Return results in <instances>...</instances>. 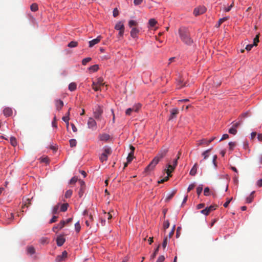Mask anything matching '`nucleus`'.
<instances>
[{
    "label": "nucleus",
    "instance_id": "nucleus-1",
    "mask_svg": "<svg viewBox=\"0 0 262 262\" xmlns=\"http://www.w3.org/2000/svg\"><path fill=\"white\" fill-rule=\"evenodd\" d=\"M168 151V148L163 147L159 151L158 155L152 160L148 166L146 168V170H151L154 169L156 165L158 163L160 159L164 157Z\"/></svg>",
    "mask_w": 262,
    "mask_h": 262
},
{
    "label": "nucleus",
    "instance_id": "nucleus-2",
    "mask_svg": "<svg viewBox=\"0 0 262 262\" xmlns=\"http://www.w3.org/2000/svg\"><path fill=\"white\" fill-rule=\"evenodd\" d=\"M179 34L182 41L187 45H189L193 42L192 40L190 37L189 30L187 28L181 27L179 29Z\"/></svg>",
    "mask_w": 262,
    "mask_h": 262
},
{
    "label": "nucleus",
    "instance_id": "nucleus-3",
    "mask_svg": "<svg viewBox=\"0 0 262 262\" xmlns=\"http://www.w3.org/2000/svg\"><path fill=\"white\" fill-rule=\"evenodd\" d=\"M103 112V109L100 106H96L93 110L94 117L98 121H101L102 119V115Z\"/></svg>",
    "mask_w": 262,
    "mask_h": 262
},
{
    "label": "nucleus",
    "instance_id": "nucleus-4",
    "mask_svg": "<svg viewBox=\"0 0 262 262\" xmlns=\"http://www.w3.org/2000/svg\"><path fill=\"white\" fill-rule=\"evenodd\" d=\"M105 83L103 82V79L102 78H99L97 79L96 81H93L92 84L93 89L95 91L101 90V88L104 85Z\"/></svg>",
    "mask_w": 262,
    "mask_h": 262
},
{
    "label": "nucleus",
    "instance_id": "nucleus-5",
    "mask_svg": "<svg viewBox=\"0 0 262 262\" xmlns=\"http://www.w3.org/2000/svg\"><path fill=\"white\" fill-rule=\"evenodd\" d=\"M141 107L140 103L135 104L132 107L127 108L125 111L126 115H130L133 112H138Z\"/></svg>",
    "mask_w": 262,
    "mask_h": 262
},
{
    "label": "nucleus",
    "instance_id": "nucleus-6",
    "mask_svg": "<svg viewBox=\"0 0 262 262\" xmlns=\"http://www.w3.org/2000/svg\"><path fill=\"white\" fill-rule=\"evenodd\" d=\"M115 29L117 30H119V36L121 37L123 36L124 32V26L122 21L118 22L115 26Z\"/></svg>",
    "mask_w": 262,
    "mask_h": 262
},
{
    "label": "nucleus",
    "instance_id": "nucleus-7",
    "mask_svg": "<svg viewBox=\"0 0 262 262\" xmlns=\"http://www.w3.org/2000/svg\"><path fill=\"white\" fill-rule=\"evenodd\" d=\"M88 127L92 130H96L97 128V123L93 118L90 117L88 121Z\"/></svg>",
    "mask_w": 262,
    "mask_h": 262
},
{
    "label": "nucleus",
    "instance_id": "nucleus-8",
    "mask_svg": "<svg viewBox=\"0 0 262 262\" xmlns=\"http://www.w3.org/2000/svg\"><path fill=\"white\" fill-rule=\"evenodd\" d=\"M206 9L204 6H199L194 9L193 14L195 16L201 15L206 12Z\"/></svg>",
    "mask_w": 262,
    "mask_h": 262
},
{
    "label": "nucleus",
    "instance_id": "nucleus-9",
    "mask_svg": "<svg viewBox=\"0 0 262 262\" xmlns=\"http://www.w3.org/2000/svg\"><path fill=\"white\" fill-rule=\"evenodd\" d=\"M215 137H213L209 140L206 139H202L198 141L197 145L198 146L202 145H209L212 141H213L215 139Z\"/></svg>",
    "mask_w": 262,
    "mask_h": 262
},
{
    "label": "nucleus",
    "instance_id": "nucleus-10",
    "mask_svg": "<svg viewBox=\"0 0 262 262\" xmlns=\"http://www.w3.org/2000/svg\"><path fill=\"white\" fill-rule=\"evenodd\" d=\"M179 110L177 108H173L170 111V114L169 117V120H171L177 117V115L179 114Z\"/></svg>",
    "mask_w": 262,
    "mask_h": 262
},
{
    "label": "nucleus",
    "instance_id": "nucleus-11",
    "mask_svg": "<svg viewBox=\"0 0 262 262\" xmlns=\"http://www.w3.org/2000/svg\"><path fill=\"white\" fill-rule=\"evenodd\" d=\"M66 222L64 221H61L58 224L53 227L52 230L57 232L58 230L62 229L65 225Z\"/></svg>",
    "mask_w": 262,
    "mask_h": 262
},
{
    "label": "nucleus",
    "instance_id": "nucleus-12",
    "mask_svg": "<svg viewBox=\"0 0 262 262\" xmlns=\"http://www.w3.org/2000/svg\"><path fill=\"white\" fill-rule=\"evenodd\" d=\"M101 38H102V37L101 36H99L96 38L90 41L89 42V47L90 48L93 47L94 46V45L98 43L100 41Z\"/></svg>",
    "mask_w": 262,
    "mask_h": 262
},
{
    "label": "nucleus",
    "instance_id": "nucleus-13",
    "mask_svg": "<svg viewBox=\"0 0 262 262\" xmlns=\"http://www.w3.org/2000/svg\"><path fill=\"white\" fill-rule=\"evenodd\" d=\"M164 171H165L167 173V176L165 177L164 178H163V179H161V180L159 181H158L159 183H164V182L167 181L169 179V178L171 176V175L170 174V173L172 171L169 169H165L164 170Z\"/></svg>",
    "mask_w": 262,
    "mask_h": 262
},
{
    "label": "nucleus",
    "instance_id": "nucleus-14",
    "mask_svg": "<svg viewBox=\"0 0 262 262\" xmlns=\"http://www.w3.org/2000/svg\"><path fill=\"white\" fill-rule=\"evenodd\" d=\"M211 150V148L208 149L204 151L202 153V155L203 157V159L200 161V164H203L204 163V160L209 157V152Z\"/></svg>",
    "mask_w": 262,
    "mask_h": 262
},
{
    "label": "nucleus",
    "instance_id": "nucleus-15",
    "mask_svg": "<svg viewBox=\"0 0 262 262\" xmlns=\"http://www.w3.org/2000/svg\"><path fill=\"white\" fill-rule=\"evenodd\" d=\"M12 110L10 107H6L3 111L4 115L6 117L10 116L12 115Z\"/></svg>",
    "mask_w": 262,
    "mask_h": 262
},
{
    "label": "nucleus",
    "instance_id": "nucleus-16",
    "mask_svg": "<svg viewBox=\"0 0 262 262\" xmlns=\"http://www.w3.org/2000/svg\"><path fill=\"white\" fill-rule=\"evenodd\" d=\"M138 33L139 30L137 28L135 27L133 28L130 32L131 36L134 38H137L138 37Z\"/></svg>",
    "mask_w": 262,
    "mask_h": 262
},
{
    "label": "nucleus",
    "instance_id": "nucleus-17",
    "mask_svg": "<svg viewBox=\"0 0 262 262\" xmlns=\"http://www.w3.org/2000/svg\"><path fill=\"white\" fill-rule=\"evenodd\" d=\"M65 238L62 236H59L57 237L56 241H57V245L58 246H61L63 245L64 243L65 242Z\"/></svg>",
    "mask_w": 262,
    "mask_h": 262
},
{
    "label": "nucleus",
    "instance_id": "nucleus-18",
    "mask_svg": "<svg viewBox=\"0 0 262 262\" xmlns=\"http://www.w3.org/2000/svg\"><path fill=\"white\" fill-rule=\"evenodd\" d=\"M178 160L177 158L174 159L173 161V165L170 164H168L167 165V169H169L171 171H172L177 166L178 164Z\"/></svg>",
    "mask_w": 262,
    "mask_h": 262
},
{
    "label": "nucleus",
    "instance_id": "nucleus-19",
    "mask_svg": "<svg viewBox=\"0 0 262 262\" xmlns=\"http://www.w3.org/2000/svg\"><path fill=\"white\" fill-rule=\"evenodd\" d=\"M198 163H195L190 171L189 174L191 176H195L197 172Z\"/></svg>",
    "mask_w": 262,
    "mask_h": 262
},
{
    "label": "nucleus",
    "instance_id": "nucleus-20",
    "mask_svg": "<svg viewBox=\"0 0 262 262\" xmlns=\"http://www.w3.org/2000/svg\"><path fill=\"white\" fill-rule=\"evenodd\" d=\"M55 105L57 110H61V108L63 106V102L61 100H55Z\"/></svg>",
    "mask_w": 262,
    "mask_h": 262
},
{
    "label": "nucleus",
    "instance_id": "nucleus-21",
    "mask_svg": "<svg viewBox=\"0 0 262 262\" xmlns=\"http://www.w3.org/2000/svg\"><path fill=\"white\" fill-rule=\"evenodd\" d=\"M110 135L107 134H103L99 135V138L101 141H106L110 139Z\"/></svg>",
    "mask_w": 262,
    "mask_h": 262
},
{
    "label": "nucleus",
    "instance_id": "nucleus-22",
    "mask_svg": "<svg viewBox=\"0 0 262 262\" xmlns=\"http://www.w3.org/2000/svg\"><path fill=\"white\" fill-rule=\"evenodd\" d=\"M67 255H68V253L66 251H64L62 253V255H59L57 257V261H61L64 258H65L66 257H67Z\"/></svg>",
    "mask_w": 262,
    "mask_h": 262
},
{
    "label": "nucleus",
    "instance_id": "nucleus-23",
    "mask_svg": "<svg viewBox=\"0 0 262 262\" xmlns=\"http://www.w3.org/2000/svg\"><path fill=\"white\" fill-rule=\"evenodd\" d=\"M27 253L30 255H32L35 253V249L33 246H29L27 248Z\"/></svg>",
    "mask_w": 262,
    "mask_h": 262
},
{
    "label": "nucleus",
    "instance_id": "nucleus-24",
    "mask_svg": "<svg viewBox=\"0 0 262 262\" xmlns=\"http://www.w3.org/2000/svg\"><path fill=\"white\" fill-rule=\"evenodd\" d=\"M77 84L75 82H71L69 85V90L70 91H74L76 89Z\"/></svg>",
    "mask_w": 262,
    "mask_h": 262
},
{
    "label": "nucleus",
    "instance_id": "nucleus-25",
    "mask_svg": "<svg viewBox=\"0 0 262 262\" xmlns=\"http://www.w3.org/2000/svg\"><path fill=\"white\" fill-rule=\"evenodd\" d=\"M14 219V215L13 213H10V215L8 214V216L7 217V219L6 221V224H9L11 223L12 221Z\"/></svg>",
    "mask_w": 262,
    "mask_h": 262
},
{
    "label": "nucleus",
    "instance_id": "nucleus-26",
    "mask_svg": "<svg viewBox=\"0 0 262 262\" xmlns=\"http://www.w3.org/2000/svg\"><path fill=\"white\" fill-rule=\"evenodd\" d=\"M78 42L75 41H72L70 43H68V47L72 48H75L77 46Z\"/></svg>",
    "mask_w": 262,
    "mask_h": 262
},
{
    "label": "nucleus",
    "instance_id": "nucleus-27",
    "mask_svg": "<svg viewBox=\"0 0 262 262\" xmlns=\"http://www.w3.org/2000/svg\"><path fill=\"white\" fill-rule=\"evenodd\" d=\"M176 190H174L171 193H170L167 196V198H166L165 199V201L166 202H168L172 198L173 196L174 195V194H176Z\"/></svg>",
    "mask_w": 262,
    "mask_h": 262
},
{
    "label": "nucleus",
    "instance_id": "nucleus-28",
    "mask_svg": "<svg viewBox=\"0 0 262 262\" xmlns=\"http://www.w3.org/2000/svg\"><path fill=\"white\" fill-rule=\"evenodd\" d=\"M99 69L98 64H94L93 66H91L89 68V70L91 72H96Z\"/></svg>",
    "mask_w": 262,
    "mask_h": 262
},
{
    "label": "nucleus",
    "instance_id": "nucleus-29",
    "mask_svg": "<svg viewBox=\"0 0 262 262\" xmlns=\"http://www.w3.org/2000/svg\"><path fill=\"white\" fill-rule=\"evenodd\" d=\"M111 153H112L111 149L109 147H106L104 149V152L103 154L105 155L107 157H108V156L110 155L111 154Z\"/></svg>",
    "mask_w": 262,
    "mask_h": 262
},
{
    "label": "nucleus",
    "instance_id": "nucleus-30",
    "mask_svg": "<svg viewBox=\"0 0 262 262\" xmlns=\"http://www.w3.org/2000/svg\"><path fill=\"white\" fill-rule=\"evenodd\" d=\"M30 9L32 11L35 12L38 9V5L36 3H33L31 5Z\"/></svg>",
    "mask_w": 262,
    "mask_h": 262
},
{
    "label": "nucleus",
    "instance_id": "nucleus-31",
    "mask_svg": "<svg viewBox=\"0 0 262 262\" xmlns=\"http://www.w3.org/2000/svg\"><path fill=\"white\" fill-rule=\"evenodd\" d=\"M68 206L69 205L68 203H64L62 204L60 207V211L62 212H65L66 211H67Z\"/></svg>",
    "mask_w": 262,
    "mask_h": 262
},
{
    "label": "nucleus",
    "instance_id": "nucleus-32",
    "mask_svg": "<svg viewBox=\"0 0 262 262\" xmlns=\"http://www.w3.org/2000/svg\"><path fill=\"white\" fill-rule=\"evenodd\" d=\"M157 23V21L156 20V19H155L154 18L150 19L148 21L149 25L151 27H154L156 25Z\"/></svg>",
    "mask_w": 262,
    "mask_h": 262
},
{
    "label": "nucleus",
    "instance_id": "nucleus-33",
    "mask_svg": "<svg viewBox=\"0 0 262 262\" xmlns=\"http://www.w3.org/2000/svg\"><path fill=\"white\" fill-rule=\"evenodd\" d=\"M160 245H159L157 248L155 249L154 253L150 256V259H153L156 256L159 249Z\"/></svg>",
    "mask_w": 262,
    "mask_h": 262
},
{
    "label": "nucleus",
    "instance_id": "nucleus-34",
    "mask_svg": "<svg viewBox=\"0 0 262 262\" xmlns=\"http://www.w3.org/2000/svg\"><path fill=\"white\" fill-rule=\"evenodd\" d=\"M70 145L71 147H74L76 146L77 141L75 139H72L69 141Z\"/></svg>",
    "mask_w": 262,
    "mask_h": 262
},
{
    "label": "nucleus",
    "instance_id": "nucleus-35",
    "mask_svg": "<svg viewBox=\"0 0 262 262\" xmlns=\"http://www.w3.org/2000/svg\"><path fill=\"white\" fill-rule=\"evenodd\" d=\"M228 16L224 17L223 18H220L218 21V27H219L223 22L226 21L229 19Z\"/></svg>",
    "mask_w": 262,
    "mask_h": 262
},
{
    "label": "nucleus",
    "instance_id": "nucleus-36",
    "mask_svg": "<svg viewBox=\"0 0 262 262\" xmlns=\"http://www.w3.org/2000/svg\"><path fill=\"white\" fill-rule=\"evenodd\" d=\"M134 158V153L133 152H130L128 154V157L127 158V162H130Z\"/></svg>",
    "mask_w": 262,
    "mask_h": 262
},
{
    "label": "nucleus",
    "instance_id": "nucleus-37",
    "mask_svg": "<svg viewBox=\"0 0 262 262\" xmlns=\"http://www.w3.org/2000/svg\"><path fill=\"white\" fill-rule=\"evenodd\" d=\"M10 143L13 146H15L17 145L16 139L15 137H11L10 138Z\"/></svg>",
    "mask_w": 262,
    "mask_h": 262
},
{
    "label": "nucleus",
    "instance_id": "nucleus-38",
    "mask_svg": "<svg viewBox=\"0 0 262 262\" xmlns=\"http://www.w3.org/2000/svg\"><path fill=\"white\" fill-rule=\"evenodd\" d=\"M137 24V22L134 20H130L128 22V25L130 28L132 27L133 26H136Z\"/></svg>",
    "mask_w": 262,
    "mask_h": 262
},
{
    "label": "nucleus",
    "instance_id": "nucleus-39",
    "mask_svg": "<svg viewBox=\"0 0 262 262\" xmlns=\"http://www.w3.org/2000/svg\"><path fill=\"white\" fill-rule=\"evenodd\" d=\"M72 190H67L66 193H65V198H69L71 196L72 194Z\"/></svg>",
    "mask_w": 262,
    "mask_h": 262
},
{
    "label": "nucleus",
    "instance_id": "nucleus-40",
    "mask_svg": "<svg viewBox=\"0 0 262 262\" xmlns=\"http://www.w3.org/2000/svg\"><path fill=\"white\" fill-rule=\"evenodd\" d=\"M75 229L77 232H79L81 229V226L79 224V222H78L75 224Z\"/></svg>",
    "mask_w": 262,
    "mask_h": 262
},
{
    "label": "nucleus",
    "instance_id": "nucleus-41",
    "mask_svg": "<svg viewBox=\"0 0 262 262\" xmlns=\"http://www.w3.org/2000/svg\"><path fill=\"white\" fill-rule=\"evenodd\" d=\"M254 193V191H253V192L251 193L250 195L249 196H248V197H247V199H246V202H247V203H251V202H252V199H253V196H252V195L253 194V193Z\"/></svg>",
    "mask_w": 262,
    "mask_h": 262
},
{
    "label": "nucleus",
    "instance_id": "nucleus-42",
    "mask_svg": "<svg viewBox=\"0 0 262 262\" xmlns=\"http://www.w3.org/2000/svg\"><path fill=\"white\" fill-rule=\"evenodd\" d=\"M259 34L256 35L255 37L253 39V45L257 46V43L259 42Z\"/></svg>",
    "mask_w": 262,
    "mask_h": 262
},
{
    "label": "nucleus",
    "instance_id": "nucleus-43",
    "mask_svg": "<svg viewBox=\"0 0 262 262\" xmlns=\"http://www.w3.org/2000/svg\"><path fill=\"white\" fill-rule=\"evenodd\" d=\"M169 222L168 220L165 221L163 223V228L164 230L168 228L169 227Z\"/></svg>",
    "mask_w": 262,
    "mask_h": 262
},
{
    "label": "nucleus",
    "instance_id": "nucleus-44",
    "mask_svg": "<svg viewBox=\"0 0 262 262\" xmlns=\"http://www.w3.org/2000/svg\"><path fill=\"white\" fill-rule=\"evenodd\" d=\"M217 158V157L216 155H214L213 157L212 163H213V164L214 165V168H216L217 167V162H216Z\"/></svg>",
    "mask_w": 262,
    "mask_h": 262
},
{
    "label": "nucleus",
    "instance_id": "nucleus-45",
    "mask_svg": "<svg viewBox=\"0 0 262 262\" xmlns=\"http://www.w3.org/2000/svg\"><path fill=\"white\" fill-rule=\"evenodd\" d=\"M107 159V157L103 154H102L100 157V160H101V161L102 162H103L104 161H106Z\"/></svg>",
    "mask_w": 262,
    "mask_h": 262
},
{
    "label": "nucleus",
    "instance_id": "nucleus-46",
    "mask_svg": "<svg viewBox=\"0 0 262 262\" xmlns=\"http://www.w3.org/2000/svg\"><path fill=\"white\" fill-rule=\"evenodd\" d=\"M203 190V185H199L196 188V193L198 195H200Z\"/></svg>",
    "mask_w": 262,
    "mask_h": 262
},
{
    "label": "nucleus",
    "instance_id": "nucleus-47",
    "mask_svg": "<svg viewBox=\"0 0 262 262\" xmlns=\"http://www.w3.org/2000/svg\"><path fill=\"white\" fill-rule=\"evenodd\" d=\"M229 133L232 135H235L237 133V130L235 127L232 126L231 128L229 129Z\"/></svg>",
    "mask_w": 262,
    "mask_h": 262
},
{
    "label": "nucleus",
    "instance_id": "nucleus-48",
    "mask_svg": "<svg viewBox=\"0 0 262 262\" xmlns=\"http://www.w3.org/2000/svg\"><path fill=\"white\" fill-rule=\"evenodd\" d=\"M91 60V58L90 57H87L85 58H84L82 60V64L83 65H85L88 62H90Z\"/></svg>",
    "mask_w": 262,
    "mask_h": 262
},
{
    "label": "nucleus",
    "instance_id": "nucleus-49",
    "mask_svg": "<svg viewBox=\"0 0 262 262\" xmlns=\"http://www.w3.org/2000/svg\"><path fill=\"white\" fill-rule=\"evenodd\" d=\"M204 194L205 196H208L210 195V189L209 187H205L204 190Z\"/></svg>",
    "mask_w": 262,
    "mask_h": 262
},
{
    "label": "nucleus",
    "instance_id": "nucleus-50",
    "mask_svg": "<svg viewBox=\"0 0 262 262\" xmlns=\"http://www.w3.org/2000/svg\"><path fill=\"white\" fill-rule=\"evenodd\" d=\"M229 149L232 150L234 147L236 146V143L234 142H230L229 143Z\"/></svg>",
    "mask_w": 262,
    "mask_h": 262
},
{
    "label": "nucleus",
    "instance_id": "nucleus-51",
    "mask_svg": "<svg viewBox=\"0 0 262 262\" xmlns=\"http://www.w3.org/2000/svg\"><path fill=\"white\" fill-rule=\"evenodd\" d=\"M93 220V216H92V215L90 214L89 215V220H86L85 221V224L86 225V226H89L90 225V222H92Z\"/></svg>",
    "mask_w": 262,
    "mask_h": 262
},
{
    "label": "nucleus",
    "instance_id": "nucleus-52",
    "mask_svg": "<svg viewBox=\"0 0 262 262\" xmlns=\"http://www.w3.org/2000/svg\"><path fill=\"white\" fill-rule=\"evenodd\" d=\"M62 120L63 121H64L66 123H67V126H68L69 125V119H70V118L68 116H63L62 118Z\"/></svg>",
    "mask_w": 262,
    "mask_h": 262
},
{
    "label": "nucleus",
    "instance_id": "nucleus-53",
    "mask_svg": "<svg viewBox=\"0 0 262 262\" xmlns=\"http://www.w3.org/2000/svg\"><path fill=\"white\" fill-rule=\"evenodd\" d=\"M245 44H246L245 49H251V48H252L253 47L256 46L255 45H253V43H250V44H247V42H245Z\"/></svg>",
    "mask_w": 262,
    "mask_h": 262
},
{
    "label": "nucleus",
    "instance_id": "nucleus-54",
    "mask_svg": "<svg viewBox=\"0 0 262 262\" xmlns=\"http://www.w3.org/2000/svg\"><path fill=\"white\" fill-rule=\"evenodd\" d=\"M183 79H180V80L178 81V84L179 85H180L179 88H181V87L183 86H186V83H185L183 84Z\"/></svg>",
    "mask_w": 262,
    "mask_h": 262
},
{
    "label": "nucleus",
    "instance_id": "nucleus-55",
    "mask_svg": "<svg viewBox=\"0 0 262 262\" xmlns=\"http://www.w3.org/2000/svg\"><path fill=\"white\" fill-rule=\"evenodd\" d=\"M201 212L206 215H208L210 213L207 207L205 209L201 210Z\"/></svg>",
    "mask_w": 262,
    "mask_h": 262
},
{
    "label": "nucleus",
    "instance_id": "nucleus-56",
    "mask_svg": "<svg viewBox=\"0 0 262 262\" xmlns=\"http://www.w3.org/2000/svg\"><path fill=\"white\" fill-rule=\"evenodd\" d=\"M84 189H85V188H80L79 191L78 192V195H79V197L81 198L83 195V194L84 192Z\"/></svg>",
    "mask_w": 262,
    "mask_h": 262
},
{
    "label": "nucleus",
    "instance_id": "nucleus-57",
    "mask_svg": "<svg viewBox=\"0 0 262 262\" xmlns=\"http://www.w3.org/2000/svg\"><path fill=\"white\" fill-rule=\"evenodd\" d=\"M59 204H58V205H56L55 206H54V207L53 208V214L57 213L58 210L59 209Z\"/></svg>",
    "mask_w": 262,
    "mask_h": 262
},
{
    "label": "nucleus",
    "instance_id": "nucleus-58",
    "mask_svg": "<svg viewBox=\"0 0 262 262\" xmlns=\"http://www.w3.org/2000/svg\"><path fill=\"white\" fill-rule=\"evenodd\" d=\"M195 186V185L194 183L191 184L190 185H189V186L188 187L187 191L188 192L190 191L192 189H193L194 188Z\"/></svg>",
    "mask_w": 262,
    "mask_h": 262
},
{
    "label": "nucleus",
    "instance_id": "nucleus-59",
    "mask_svg": "<svg viewBox=\"0 0 262 262\" xmlns=\"http://www.w3.org/2000/svg\"><path fill=\"white\" fill-rule=\"evenodd\" d=\"M78 182L80 185V188H85V185L84 182L81 180H79Z\"/></svg>",
    "mask_w": 262,
    "mask_h": 262
},
{
    "label": "nucleus",
    "instance_id": "nucleus-60",
    "mask_svg": "<svg viewBox=\"0 0 262 262\" xmlns=\"http://www.w3.org/2000/svg\"><path fill=\"white\" fill-rule=\"evenodd\" d=\"M174 229H175V225L173 226L172 230H171V231L169 233V235H168V236H169V238H171L173 234H174Z\"/></svg>",
    "mask_w": 262,
    "mask_h": 262
},
{
    "label": "nucleus",
    "instance_id": "nucleus-61",
    "mask_svg": "<svg viewBox=\"0 0 262 262\" xmlns=\"http://www.w3.org/2000/svg\"><path fill=\"white\" fill-rule=\"evenodd\" d=\"M78 181V178L76 177H73L70 180V184H74Z\"/></svg>",
    "mask_w": 262,
    "mask_h": 262
},
{
    "label": "nucleus",
    "instance_id": "nucleus-62",
    "mask_svg": "<svg viewBox=\"0 0 262 262\" xmlns=\"http://www.w3.org/2000/svg\"><path fill=\"white\" fill-rule=\"evenodd\" d=\"M31 204L30 200L29 199H27L26 201L25 202L24 206H23V208L24 207V206H27V207Z\"/></svg>",
    "mask_w": 262,
    "mask_h": 262
},
{
    "label": "nucleus",
    "instance_id": "nucleus-63",
    "mask_svg": "<svg viewBox=\"0 0 262 262\" xmlns=\"http://www.w3.org/2000/svg\"><path fill=\"white\" fill-rule=\"evenodd\" d=\"M165 259V257L163 255L160 256L158 259L157 260L156 262H163Z\"/></svg>",
    "mask_w": 262,
    "mask_h": 262
},
{
    "label": "nucleus",
    "instance_id": "nucleus-64",
    "mask_svg": "<svg viewBox=\"0 0 262 262\" xmlns=\"http://www.w3.org/2000/svg\"><path fill=\"white\" fill-rule=\"evenodd\" d=\"M40 241H41V244H44L45 243H48L49 240H48V238H47L46 237H42L40 239Z\"/></svg>",
    "mask_w": 262,
    "mask_h": 262
}]
</instances>
